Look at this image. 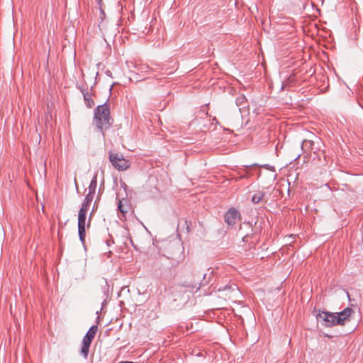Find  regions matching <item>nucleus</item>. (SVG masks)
<instances>
[{
  "instance_id": "a211bd4d",
  "label": "nucleus",
  "mask_w": 363,
  "mask_h": 363,
  "mask_svg": "<svg viewBox=\"0 0 363 363\" xmlns=\"http://www.w3.org/2000/svg\"><path fill=\"white\" fill-rule=\"evenodd\" d=\"M186 224L187 231L189 232L190 230V228H189V225L187 224V221H186Z\"/></svg>"
},
{
  "instance_id": "1a4fd4ad",
  "label": "nucleus",
  "mask_w": 363,
  "mask_h": 363,
  "mask_svg": "<svg viewBox=\"0 0 363 363\" xmlns=\"http://www.w3.org/2000/svg\"><path fill=\"white\" fill-rule=\"evenodd\" d=\"M265 196L266 193L264 191H257L252 196L251 201L254 204H257L260 202L266 203L267 202V199H265Z\"/></svg>"
},
{
  "instance_id": "6e6552de",
  "label": "nucleus",
  "mask_w": 363,
  "mask_h": 363,
  "mask_svg": "<svg viewBox=\"0 0 363 363\" xmlns=\"http://www.w3.org/2000/svg\"><path fill=\"white\" fill-rule=\"evenodd\" d=\"M92 341H93V339H91V337H89L86 335H84V337L82 339L81 350H80V354L84 359H86L88 357L89 347H90V345H91V343L92 342Z\"/></svg>"
},
{
  "instance_id": "39448f33",
  "label": "nucleus",
  "mask_w": 363,
  "mask_h": 363,
  "mask_svg": "<svg viewBox=\"0 0 363 363\" xmlns=\"http://www.w3.org/2000/svg\"><path fill=\"white\" fill-rule=\"evenodd\" d=\"M218 291L226 292L225 296H228L229 298L233 297L238 298L240 294L239 289L235 284H226L224 286H220L218 288Z\"/></svg>"
},
{
  "instance_id": "4468645a",
  "label": "nucleus",
  "mask_w": 363,
  "mask_h": 363,
  "mask_svg": "<svg viewBox=\"0 0 363 363\" xmlns=\"http://www.w3.org/2000/svg\"><path fill=\"white\" fill-rule=\"evenodd\" d=\"M246 103V98L243 94H240L235 100L237 106L240 107Z\"/></svg>"
},
{
  "instance_id": "ddd939ff",
  "label": "nucleus",
  "mask_w": 363,
  "mask_h": 363,
  "mask_svg": "<svg viewBox=\"0 0 363 363\" xmlns=\"http://www.w3.org/2000/svg\"><path fill=\"white\" fill-rule=\"evenodd\" d=\"M98 331V326L97 325H92L89 330L86 332V336L91 337L94 340L96 333Z\"/></svg>"
},
{
  "instance_id": "dca6fc26",
  "label": "nucleus",
  "mask_w": 363,
  "mask_h": 363,
  "mask_svg": "<svg viewBox=\"0 0 363 363\" xmlns=\"http://www.w3.org/2000/svg\"><path fill=\"white\" fill-rule=\"evenodd\" d=\"M118 208L123 214H125L127 212V211L124 208L121 201H119L118 202Z\"/></svg>"
},
{
  "instance_id": "20e7f679",
  "label": "nucleus",
  "mask_w": 363,
  "mask_h": 363,
  "mask_svg": "<svg viewBox=\"0 0 363 363\" xmlns=\"http://www.w3.org/2000/svg\"><path fill=\"white\" fill-rule=\"evenodd\" d=\"M88 211L84 209H79L78 213V234L79 237L80 241L84 244L85 242V236H86V230H85V225H86V213Z\"/></svg>"
},
{
  "instance_id": "412c9836",
  "label": "nucleus",
  "mask_w": 363,
  "mask_h": 363,
  "mask_svg": "<svg viewBox=\"0 0 363 363\" xmlns=\"http://www.w3.org/2000/svg\"><path fill=\"white\" fill-rule=\"evenodd\" d=\"M101 1V0H98V1H99V4H100V1Z\"/></svg>"
},
{
  "instance_id": "2eb2a0df",
  "label": "nucleus",
  "mask_w": 363,
  "mask_h": 363,
  "mask_svg": "<svg viewBox=\"0 0 363 363\" xmlns=\"http://www.w3.org/2000/svg\"><path fill=\"white\" fill-rule=\"evenodd\" d=\"M313 145V142L311 140H305L303 141L302 143V148H308L311 149L312 148V145Z\"/></svg>"
},
{
  "instance_id": "aec40b11",
  "label": "nucleus",
  "mask_w": 363,
  "mask_h": 363,
  "mask_svg": "<svg viewBox=\"0 0 363 363\" xmlns=\"http://www.w3.org/2000/svg\"><path fill=\"white\" fill-rule=\"evenodd\" d=\"M90 219L89 220V223H87V225L89 226Z\"/></svg>"
},
{
  "instance_id": "0eeeda50",
  "label": "nucleus",
  "mask_w": 363,
  "mask_h": 363,
  "mask_svg": "<svg viewBox=\"0 0 363 363\" xmlns=\"http://www.w3.org/2000/svg\"><path fill=\"white\" fill-rule=\"evenodd\" d=\"M352 312L353 311L351 308L347 307L341 312L335 313L337 317V323H338L340 325H345V321L349 319V317L351 315Z\"/></svg>"
},
{
  "instance_id": "9b49d317",
  "label": "nucleus",
  "mask_w": 363,
  "mask_h": 363,
  "mask_svg": "<svg viewBox=\"0 0 363 363\" xmlns=\"http://www.w3.org/2000/svg\"><path fill=\"white\" fill-rule=\"evenodd\" d=\"M84 99L85 101V104L88 108H91L94 105V102L91 99V94L88 91H84L82 90Z\"/></svg>"
},
{
  "instance_id": "6ab92c4d",
  "label": "nucleus",
  "mask_w": 363,
  "mask_h": 363,
  "mask_svg": "<svg viewBox=\"0 0 363 363\" xmlns=\"http://www.w3.org/2000/svg\"><path fill=\"white\" fill-rule=\"evenodd\" d=\"M213 121H214V122H216V123H218V121H217V120H216V118H214L213 119Z\"/></svg>"
},
{
  "instance_id": "423d86ee",
  "label": "nucleus",
  "mask_w": 363,
  "mask_h": 363,
  "mask_svg": "<svg viewBox=\"0 0 363 363\" xmlns=\"http://www.w3.org/2000/svg\"><path fill=\"white\" fill-rule=\"evenodd\" d=\"M239 217V211L234 208L229 209L224 216L225 221L228 225H234Z\"/></svg>"
},
{
  "instance_id": "f257e3e1",
  "label": "nucleus",
  "mask_w": 363,
  "mask_h": 363,
  "mask_svg": "<svg viewBox=\"0 0 363 363\" xmlns=\"http://www.w3.org/2000/svg\"><path fill=\"white\" fill-rule=\"evenodd\" d=\"M113 122L110 116V104L107 102L99 105L94 110V123L101 131L110 128Z\"/></svg>"
},
{
  "instance_id": "9d476101",
  "label": "nucleus",
  "mask_w": 363,
  "mask_h": 363,
  "mask_svg": "<svg viewBox=\"0 0 363 363\" xmlns=\"http://www.w3.org/2000/svg\"><path fill=\"white\" fill-rule=\"evenodd\" d=\"M97 186V173H95L89 186V193L87 194L94 196Z\"/></svg>"
},
{
  "instance_id": "f8f14e48",
  "label": "nucleus",
  "mask_w": 363,
  "mask_h": 363,
  "mask_svg": "<svg viewBox=\"0 0 363 363\" xmlns=\"http://www.w3.org/2000/svg\"><path fill=\"white\" fill-rule=\"evenodd\" d=\"M94 196L87 194L84 200V202L82 204L81 209H84L88 211L90 206L91 203L94 199Z\"/></svg>"
},
{
  "instance_id": "f03ea898",
  "label": "nucleus",
  "mask_w": 363,
  "mask_h": 363,
  "mask_svg": "<svg viewBox=\"0 0 363 363\" xmlns=\"http://www.w3.org/2000/svg\"><path fill=\"white\" fill-rule=\"evenodd\" d=\"M318 322L320 323L323 326L333 327L339 325L337 323L336 313L328 311H319L316 315Z\"/></svg>"
},
{
  "instance_id": "7ed1b4c3",
  "label": "nucleus",
  "mask_w": 363,
  "mask_h": 363,
  "mask_svg": "<svg viewBox=\"0 0 363 363\" xmlns=\"http://www.w3.org/2000/svg\"><path fill=\"white\" fill-rule=\"evenodd\" d=\"M109 160L112 165L119 171H124L129 167L128 161L121 154L109 152Z\"/></svg>"
},
{
  "instance_id": "f3484780",
  "label": "nucleus",
  "mask_w": 363,
  "mask_h": 363,
  "mask_svg": "<svg viewBox=\"0 0 363 363\" xmlns=\"http://www.w3.org/2000/svg\"><path fill=\"white\" fill-rule=\"evenodd\" d=\"M247 177V174H241V175L238 177V179H244V178H246Z\"/></svg>"
}]
</instances>
